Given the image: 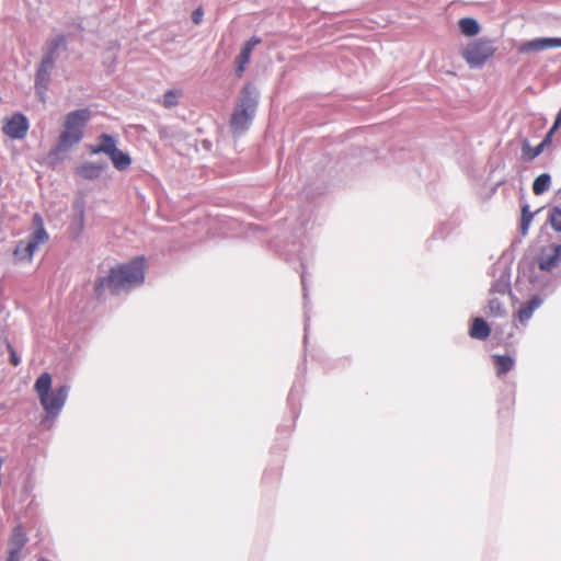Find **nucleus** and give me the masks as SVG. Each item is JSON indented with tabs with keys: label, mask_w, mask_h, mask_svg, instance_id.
Returning <instances> with one entry per match:
<instances>
[{
	"label": "nucleus",
	"mask_w": 561,
	"mask_h": 561,
	"mask_svg": "<svg viewBox=\"0 0 561 561\" xmlns=\"http://www.w3.org/2000/svg\"><path fill=\"white\" fill-rule=\"evenodd\" d=\"M552 47H561V38H535L522 43L517 51L519 54H534Z\"/></svg>",
	"instance_id": "6e6552de"
},
{
	"label": "nucleus",
	"mask_w": 561,
	"mask_h": 561,
	"mask_svg": "<svg viewBox=\"0 0 561 561\" xmlns=\"http://www.w3.org/2000/svg\"><path fill=\"white\" fill-rule=\"evenodd\" d=\"M541 302L542 300L538 296L533 297L529 302L523 305L518 310V320L522 323L527 321L531 317L534 310L537 309L541 305Z\"/></svg>",
	"instance_id": "dca6fc26"
},
{
	"label": "nucleus",
	"mask_w": 561,
	"mask_h": 561,
	"mask_svg": "<svg viewBox=\"0 0 561 561\" xmlns=\"http://www.w3.org/2000/svg\"><path fill=\"white\" fill-rule=\"evenodd\" d=\"M561 125V108H560V112L558 113L557 117H556V121H554V124H553V127L551 128V130L549 131V136H551L557 129L558 127Z\"/></svg>",
	"instance_id": "cd10ccee"
},
{
	"label": "nucleus",
	"mask_w": 561,
	"mask_h": 561,
	"mask_svg": "<svg viewBox=\"0 0 561 561\" xmlns=\"http://www.w3.org/2000/svg\"><path fill=\"white\" fill-rule=\"evenodd\" d=\"M103 167L101 164L85 162L76 168V173L87 180L96 179L100 176Z\"/></svg>",
	"instance_id": "ddd939ff"
},
{
	"label": "nucleus",
	"mask_w": 561,
	"mask_h": 561,
	"mask_svg": "<svg viewBox=\"0 0 561 561\" xmlns=\"http://www.w3.org/2000/svg\"><path fill=\"white\" fill-rule=\"evenodd\" d=\"M7 561H20V557L9 553Z\"/></svg>",
	"instance_id": "7c9ffc66"
},
{
	"label": "nucleus",
	"mask_w": 561,
	"mask_h": 561,
	"mask_svg": "<svg viewBox=\"0 0 561 561\" xmlns=\"http://www.w3.org/2000/svg\"><path fill=\"white\" fill-rule=\"evenodd\" d=\"M545 141L541 142L539 146L535 147V148H531L530 146L528 145H524L523 147V153L525 157H527V159L531 160L534 158H536L538 154L541 153L543 147H545Z\"/></svg>",
	"instance_id": "b1692460"
},
{
	"label": "nucleus",
	"mask_w": 561,
	"mask_h": 561,
	"mask_svg": "<svg viewBox=\"0 0 561 561\" xmlns=\"http://www.w3.org/2000/svg\"><path fill=\"white\" fill-rule=\"evenodd\" d=\"M145 278V261L135 260L129 264L113 268L105 277L100 278L94 287L98 298H101L105 289L116 295L123 289L141 284Z\"/></svg>",
	"instance_id": "f257e3e1"
},
{
	"label": "nucleus",
	"mask_w": 561,
	"mask_h": 561,
	"mask_svg": "<svg viewBox=\"0 0 561 561\" xmlns=\"http://www.w3.org/2000/svg\"><path fill=\"white\" fill-rule=\"evenodd\" d=\"M25 541H26V539H25V535H24L22 528L15 527L13 530V534L11 536V540H10L11 548H10L9 553L20 557V552H21L22 548L24 547Z\"/></svg>",
	"instance_id": "2eb2a0df"
},
{
	"label": "nucleus",
	"mask_w": 561,
	"mask_h": 561,
	"mask_svg": "<svg viewBox=\"0 0 561 561\" xmlns=\"http://www.w3.org/2000/svg\"><path fill=\"white\" fill-rule=\"evenodd\" d=\"M459 33L467 38L474 39L482 31L478 20L473 18H462L457 22Z\"/></svg>",
	"instance_id": "9d476101"
},
{
	"label": "nucleus",
	"mask_w": 561,
	"mask_h": 561,
	"mask_svg": "<svg viewBox=\"0 0 561 561\" xmlns=\"http://www.w3.org/2000/svg\"><path fill=\"white\" fill-rule=\"evenodd\" d=\"M183 91L181 89H171L162 95L161 104L165 108H173L179 105Z\"/></svg>",
	"instance_id": "f3484780"
},
{
	"label": "nucleus",
	"mask_w": 561,
	"mask_h": 561,
	"mask_svg": "<svg viewBox=\"0 0 561 561\" xmlns=\"http://www.w3.org/2000/svg\"><path fill=\"white\" fill-rule=\"evenodd\" d=\"M202 16H203V11L202 9H196L193 14H192V19L194 21V23L198 24L202 20Z\"/></svg>",
	"instance_id": "c85d7f7f"
},
{
	"label": "nucleus",
	"mask_w": 561,
	"mask_h": 561,
	"mask_svg": "<svg viewBox=\"0 0 561 561\" xmlns=\"http://www.w3.org/2000/svg\"><path fill=\"white\" fill-rule=\"evenodd\" d=\"M533 220V214L528 210V206H525L522 210V224L520 230L523 236L527 234L528 227Z\"/></svg>",
	"instance_id": "5701e85b"
},
{
	"label": "nucleus",
	"mask_w": 561,
	"mask_h": 561,
	"mask_svg": "<svg viewBox=\"0 0 561 561\" xmlns=\"http://www.w3.org/2000/svg\"><path fill=\"white\" fill-rule=\"evenodd\" d=\"M257 89L252 82H247L237 98L228 121L230 133L238 137L251 125L257 108Z\"/></svg>",
	"instance_id": "f03ea898"
},
{
	"label": "nucleus",
	"mask_w": 561,
	"mask_h": 561,
	"mask_svg": "<svg viewBox=\"0 0 561 561\" xmlns=\"http://www.w3.org/2000/svg\"><path fill=\"white\" fill-rule=\"evenodd\" d=\"M110 158L114 167L119 171L126 170L131 163L130 157L118 148L114 150Z\"/></svg>",
	"instance_id": "6ab92c4d"
},
{
	"label": "nucleus",
	"mask_w": 561,
	"mask_h": 561,
	"mask_svg": "<svg viewBox=\"0 0 561 561\" xmlns=\"http://www.w3.org/2000/svg\"><path fill=\"white\" fill-rule=\"evenodd\" d=\"M260 43H261L260 38L252 37L243 44L242 49L236 59V62H237L236 71L239 77H241L243 75L248 64L250 62L252 50Z\"/></svg>",
	"instance_id": "1a4fd4ad"
},
{
	"label": "nucleus",
	"mask_w": 561,
	"mask_h": 561,
	"mask_svg": "<svg viewBox=\"0 0 561 561\" xmlns=\"http://www.w3.org/2000/svg\"><path fill=\"white\" fill-rule=\"evenodd\" d=\"M494 359H495V364L497 366V373L499 375H502V374H505L506 371H508L513 365H514V360L512 357H506V356H494Z\"/></svg>",
	"instance_id": "4be33fe9"
},
{
	"label": "nucleus",
	"mask_w": 561,
	"mask_h": 561,
	"mask_svg": "<svg viewBox=\"0 0 561 561\" xmlns=\"http://www.w3.org/2000/svg\"><path fill=\"white\" fill-rule=\"evenodd\" d=\"M489 334H490V328L486 324V322L480 318L474 319L471 330H470V335L474 339L483 340V339H486L489 336Z\"/></svg>",
	"instance_id": "a211bd4d"
},
{
	"label": "nucleus",
	"mask_w": 561,
	"mask_h": 561,
	"mask_svg": "<svg viewBox=\"0 0 561 561\" xmlns=\"http://www.w3.org/2000/svg\"><path fill=\"white\" fill-rule=\"evenodd\" d=\"M497 53L495 41L479 37L467 42L459 48V55L471 69H481L491 62Z\"/></svg>",
	"instance_id": "39448f33"
},
{
	"label": "nucleus",
	"mask_w": 561,
	"mask_h": 561,
	"mask_svg": "<svg viewBox=\"0 0 561 561\" xmlns=\"http://www.w3.org/2000/svg\"><path fill=\"white\" fill-rule=\"evenodd\" d=\"M76 208L77 214L69 228V233L72 239H78L84 229V209L81 205Z\"/></svg>",
	"instance_id": "4468645a"
},
{
	"label": "nucleus",
	"mask_w": 561,
	"mask_h": 561,
	"mask_svg": "<svg viewBox=\"0 0 561 561\" xmlns=\"http://www.w3.org/2000/svg\"><path fill=\"white\" fill-rule=\"evenodd\" d=\"M54 62L55 59L53 53H49L47 56L43 58L36 76L37 85L46 87L47 82L49 81L50 70L54 67Z\"/></svg>",
	"instance_id": "9b49d317"
},
{
	"label": "nucleus",
	"mask_w": 561,
	"mask_h": 561,
	"mask_svg": "<svg viewBox=\"0 0 561 561\" xmlns=\"http://www.w3.org/2000/svg\"><path fill=\"white\" fill-rule=\"evenodd\" d=\"M551 253L545 255L539 261V268L542 271H550L557 266L561 259V244H552L550 247Z\"/></svg>",
	"instance_id": "f8f14e48"
},
{
	"label": "nucleus",
	"mask_w": 561,
	"mask_h": 561,
	"mask_svg": "<svg viewBox=\"0 0 561 561\" xmlns=\"http://www.w3.org/2000/svg\"><path fill=\"white\" fill-rule=\"evenodd\" d=\"M32 228L33 231L30 237L25 240H21L13 251V261L15 264L24 265L31 263L38 247L45 244L49 239L44 227L43 218L38 214H35L32 218Z\"/></svg>",
	"instance_id": "423d86ee"
},
{
	"label": "nucleus",
	"mask_w": 561,
	"mask_h": 561,
	"mask_svg": "<svg viewBox=\"0 0 561 561\" xmlns=\"http://www.w3.org/2000/svg\"><path fill=\"white\" fill-rule=\"evenodd\" d=\"M549 185H550V175L546 174V173L541 174L534 182V185H533L534 193L536 195H540L548 190Z\"/></svg>",
	"instance_id": "412c9836"
},
{
	"label": "nucleus",
	"mask_w": 561,
	"mask_h": 561,
	"mask_svg": "<svg viewBox=\"0 0 561 561\" xmlns=\"http://www.w3.org/2000/svg\"><path fill=\"white\" fill-rule=\"evenodd\" d=\"M28 130V121L21 114L15 113L3 119L2 131L11 139H23Z\"/></svg>",
	"instance_id": "0eeeda50"
},
{
	"label": "nucleus",
	"mask_w": 561,
	"mask_h": 561,
	"mask_svg": "<svg viewBox=\"0 0 561 561\" xmlns=\"http://www.w3.org/2000/svg\"><path fill=\"white\" fill-rule=\"evenodd\" d=\"M489 308L494 314H501L503 312L502 304L497 299L490 300Z\"/></svg>",
	"instance_id": "bb28decb"
},
{
	"label": "nucleus",
	"mask_w": 561,
	"mask_h": 561,
	"mask_svg": "<svg viewBox=\"0 0 561 561\" xmlns=\"http://www.w3.org/2000/svg\"><path fill=\"white\" fill-rule=\"evenodd\" d=\"M550 224L557 231H561V209L553 208L550 215Z\"/></svg>",
	"instance_id": "393cba45"
},
{
	"label": "nucleus",
	"mask_w": 561,
	"mask_h": 561,
	"mask_svg": "<svg viewBox=\"0 0 561 561\" xmlns=\"http://www.w3.org/2000/svg\"><path fill=\"white\" fill-rule=\"evenodd\" d=\"M213 147V142L211 140H209L208 138H203L202 141H201V146H196L195 150L197 152H207L211 149Z\"/></svg>",
	"instance_id": "a878e982"
},
{
	"label": "nucleus",
	"mask_w": 561,
	"mask_h": 561,
	"mask_svg": "<svg viewBox=\"0 0 561 561\" xmlns=\"http://www.w3.org/2000/svg\"><path fill=\"white\" fill-rule=\"evenodd\" d=\"M51 382L50 374L43 373L34 385L39 402L46 412L43 423L46 424L48 428L53 426L54 419L62 409L68 396L67 386H61L53 391Z\"/></svg>",
	"instance_id": "7ed1b4c3"
},
{
	"label": "nucleus",
	"mask_w": 561,
	"mask_h": 561,
	"mask_svg": "<svg viewBox=\"0 0 561 561\" xmlns=\"http://www.w3.org/2000/svg\"><path fill=\"white\" fill-rule=\"evenodd\" d=\"M116 149L117 147L115 145L114 139L111 136L103 135L100 137L99 146L95 149H93L92 152H104L110 157Z\"/></svg>",
	"instance_id": "aec40b11"
},
{
	"label": "nucleus",
	"mask_w": 561,
	"mask_h": 561,
	"mask_svg": "<svg viewBox=\"0 0 561 561\" xmlns=\"http://www.w3.org/2000/svg\"><path fill=\"white\" fill-rule=\"evenodd\" d=\"M10 360H11V363H12L14 366L19 365V363H20L19 357L16 356V354H15L14 352H12L11 357H10Z\"/></svg>",
	"instance_id": "c756f323"
},
{
	"label": "nucleus",
	"mask_w": 561,
	"mask_h": 561,
	"mask_svg": "<svg viewBox=\"0 0 561 561\" xmlns=\"http://www.w3.org/2000/svg\"><path fill=\"white\" fill-rule=\"evenodd\" d=\"M91 118L88 108L72 111L64 116L62 130L51 153L60 156L67 153L73 146L79 144L83 137V130Z\"/></svg>",
	"instance_id": "20e7f679"
}]
</instances>
